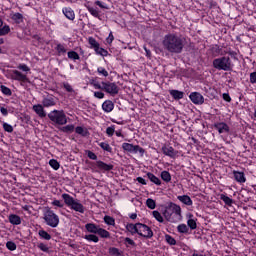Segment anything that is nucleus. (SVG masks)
I'll use <instances>...</instances> for the list:
<instances>
[{
  "label": "nucleus",
  "mask_w": 256,
  "mask_h": 256,
  "mask_svg": "<svg viewBox=\"0 0 256 256\" xmlns=\"http://www.w3.org/2000/svg\"><path fill=\"white\" fill-rule=\"evenodd\" d=\"M162 45L168 53L180 55L187 45V38L179 33H169L164 36Z\"/></svg>",
  "instance_id": "nucleus-1"
},
{
  "label": "nucleus",
  "mask_w": 256,
  "mask_h": 256,
  "mask_svg": "<svg viewBox=\"0 0 256 256\" xmlns=\"http://www.w3.org/2000/svg\"><path fill=\"white\" fill-rule=\"evenodd\" d=\"M62 199H63L64 205H66L72 211H75L76 213H80V214H85L86 207L83 206V204L78 198H74L67 193H63Z\"/></svg>",
  "instance_id": "nucleus-2"
},
{
  "label": "nucleus",
  "mask_w": 256,
  "mask_h": 256,
  "mask_svg": "<svg viewBox=\"0 0 256 256\" xmlns=\"http://www.w3.org/2000/svg\"><path fill=\"white\" fill-rule=\"evenodd\" d=\"M212 65L218 71H233V62L229 56L215 58Z\"/></svg>",
  "instance_id": "nucleus-3"
},
{
  "label": "nucleus",
  "mask_w": 256,
  "mask_h": 256,
  "mask_svg": "<svg viewBox=\"0 0 256 256\" xmlns=\"http://www.w3.org/2000/svg\"><path fill=\"white\" fill-rule=\"evenodd\" d=\"M43 219L48 227L56 228L59 225V216L49 207L44 209Z\"/></svg>",
  "instance_id": "nucleus-4"
},
{
  "label": "nucleus",
  "mask_w": 256,
  "mask_h": 256,
  "mask_svg": "<svg viewBox=\"0 0 256 256\" xmlns=\"http://www.w3.org/2000/svg\"><path fill=\"white\" fill-rule=\"evenodd\" d=\"M163 215L168 222L173 223L175 216L181 217V207L174 203H170L163 212Z\"/></svg>",
  "instance_id": "nucleus-5"
},
{
  "label": "nucleus",
  "mask_w": 256,
  "mask_h": 256,
  "mask_svg": "<svg viewBox=\"0 0 256 256\" xmlns=\"http://www.w3.org/2000/svg\"><path fill=\"white\" fill-rule=\"evenodd\" d=\"M48 118L56 125H66L67 123V115H65V111L63 110H53L48 114Z\"/></svg>",
  "instance_id": "nucleus-6"
},
{
  "label": "nucleus",
  "mask_w": 256,
  "mask_h": 256,
  "mask_svg": "<svg viewBox=\"0 0 256 256\" xmlns=\"http://www.w3.org/2000/svg\"><path fill=\"white\" fill-rule=\"evenodd\" d=\"M102 91L109 93L112 97H115L119 93V86L115 82H101Z\"/></svg>",
  "instance_id": "nucleus-7"
},
{
  "label": "nucleus",
  "mask_w": 256,
  "mask_h": 256,
  "mask_svg": "<svg viewBox=\"0 0 256 256\" xmlns=\"http://www.w3.org/2000/svg\"><path fill=\"white\" fill-rule=\"evenodd\" d=\"M122 149L124 151H127V153L137 154L140 153V155H144L145 149L141 148L139 145H133L130 143H123Z\"/></svg>",
  "instance_id": "nucleus-8"
},
{
  "label": "nucleus",
  "mask_w": 256,
  "mask_h": 256,
  "mask_svg": "<svg viewBox=\"0 0 256 256\" xmlns=\"http://www.w3.org/2000/svg\"><path fill=\"white\" fill-rule=\"evenodd\" d=\"M137 234L140 236V237H144L146 239H150L153 237V232L151 230V228L144 224V223H140L138 225V232Z\"/></svg>",
  "instance_id": "nucleus-9"
},
{
  "label": "nucleus",
  "mask_w": 256,
  "mask_h": 256,
  "mask_svg": "<svg viewBox=\"0 0 256 256\" xmlns=\"http://www.w3.org/2000/svg\"><path fill=\"white\" fill-rule=\"evenodd\" d=\"M42 105L43 107H55L57 105V99L51 94L44 95Z\"/></svg>",
  "instance_id": "nucleus-10"
},
{
  "label": "nucleus",
  "mask_w": 256,
  "mask_h": 256,
  "mask_svg": "<svg viewBox=\"0 0 256 256\" xmlns=\"http://www.w3.org/2000/svg\"><path fill=\"white\" fill-rule=\"evenodd\" d=\"M189 99L194 103V105H203V103H205V98L199 92H192L189 95Z\"/></svg>",
  "instance_id": "nucleus-11"
},
{
  "label": "nucleus",
  "mask_w": 256,
  "mask_h": 256,
  "mask_svg": "<svg viewBox=\"0 0 256 256\" xmlns=\"http://www.w3.org/2000/svg\"><path fill=\"white\" fill-rule=\"evenodd\" d=\"M161 150L166 157H170L171 159H175L179 154V151L175 150V148L171 146H163Z\"/></svg>",
  "instance_id": "nucleus-12"
},
{
  "label": "nucleus",
  "mask_w": 256,
  "mask_h": 256,
  "mask_svg": "<svg viewBox=\"0 0 256 256\" xmlns=\"http://www.w3.org/2000/svg\"><path fill=\"white\" fill-rule=\"evenodd\" d=\"M96 167L100 171H113L114 167L113 164H107L101 160L96 161Z\"/></svg>",
  "instance_id": "nucleus-13"
},
{
  "label": "nucleus",
  "mask_w": 256,
  "mask_h": 256,
  "mask_svg": "<svg viewBox=\"0 0 256 256\" xmlns=\"http://www.w3.org/2000/svg\"><path fill=\"white\" fill-rule=\"evenodd\" d=\"M12 79H14L15 81H23V83H27V81H29L27 75L21 73L18 70H13Z\"/></svg>",
  "instance_id": "nucleus-14"
},
{
  "label": "nucleus",
  "mask_w": 256,
  "mask_h": 256,
  "mask_svg": "<svg viewBox=\"0 0 256 256\" xmlns=\"http://www.w3.org/2000/svg\"><path fill=\"white\" fill-rule=\"evenodd\" d=\"M45 106L43 104H36L33 106V111L36 112V115L40 116L41 119H44V117H47V113L45 112Z\"/></svg>",
  "instance_id": "nucleus-15"
},
{
  "label": "nucleus",
  "mask_w": 256,
  "mask_h": 256,
  "mask_svg": "<svg viewBox=\"0 0 256 256\" xmlns=\"http://www.w3.org/2000/svg\"><path fill=\"white\" fill-rule=\"evenodd\" d=\"M102 109L105 111V113H111V111L115 109V104L111 100H106L102 104Z\"/></svg>",
  "instance_id": "nucleus-16"
},
{
  "label": "nucleus",
  "mask_w": 256,
  "mask_h": 256,
  "mask_svg": "<svg viewBox=\"0 0 256 256\" xmlns=\"http://www.w3.org/2000/svg\"><path fill=\"white\" fill-rule=\"evenodd\" d=\"M169 94L175 101H179L185 97V92L179 90H169Z\"/></svg>",
  "instance_id": "nucleus-17"
},
{
  "label": "nucleus",
  "mask_w": 256,
  "mask_h": 256,
  "mask_svg": "<svg viewBox=\"0 0 256 256\" xmlns=\"http://www.w3.org/2000/svg\"><path fill=\"white\" fill-rule=\"evenodd\" d=\"M214 127L219 133H229V126L225 122L217 123Z\"/></svg>",
  "instance_id": "nucleus-18"
},
{
  "label": "nucleus",
  "mask_w": 256,
  "mask_h": 256,
  "mask_svg": "<svg viewBox=\"0 0 256 256\" xmlns=\"http://www.w3.org/2000/svg\"><path fill=\"white\" fill-rule=\"evenodd\" d=\"M144 177H146L147 181H151V183H154V185H161V179H159V177L155 176L151 172H147L146 176Z\"/></svg>",
  "instance_id": "nucleus-19"
},
{
  "label": "nucleus",
  "mask_w": 256,
  "mask_h": 256,
  "mask_svg": "<svg viewBox=\"0 0 256 256\" xmlns=\"http://www.w3.org/2000/svg\"><path fill=\"white\" fill-rule=\"evenodd\" d=\"M9 222L13 226H19L22 223V220L19 215L16 214H10L9 215Z\"/></svg>",
  "instance_id": "nucleus-20"
},
{
  "label": "nucleus",
  "mask_w": 256,
  "mask_h": 256,
  "mask_svg": "<svg viewBox=\"0 0 256 256\" xmlns=\"http://www.w3.org/2000/svg\"><path fill=\"white\" fill-rule=\"evenodd\" d=\"M85 229L87 232L96 235L98 233L100 227L94 223H87V224H85Z\"/></svg>",
  "instance_id": "nucleus-21"
},
{
  "label": "nucleus",
  "mask_w": 256,
  "mask_h": 256,
  "mask_svg": "<svg viewBox=\"0 0 256 256\" xmlns=\"http://www.w3.org/2000/svg\"><path fill=\"white\" fill-rule=\"evenodd\" d=\"M139 225H140V222H138V223H136V224L128 223L127 226H126V229H127V231L130 232L132 235H135V234H137V232H138Z\"/></svg>",
  "instance_id": "nucleus-22"
},
{
  "label": "nucleus",
  "mask_w": 256,
  "mask_h": 256,
  "mask_svg": "<svg viewBox=\"0 0 256 256\" xmlns=\"http://www.w3.org/2000/svg\"><path fill=\"white\" fill-rule=\"evenodd\" d=\"M177 198L184 205H187V206L193 205V200L190 196L182 195V196H178Z\"/></svg>",
  "instance_id": "nucleus-23"
},
{
  "label": "nucleus",
  "mask_w": 256,
  "mask_h": 256,
  "mask_svg": "<svg viewBox=\"0 0 256 256\" xmlns=\"http://www.w3.org/2000/svg\"><path fill=\"white\" fill-rule=\"evenodd\" d=\"M234 179H236L238 183H245V181H247L245 173L239 171H234Z\"/></svg>",
  "instance_id": "nucleus-24"
},
{
  "label": "nucleus",
  "mask_w": 256,
  "mask_h": 256,
  "mask_svg": "<svg viewBox=\"0 0 256 256\" xmlns=\"http://www.w3.org/2000/svg\"><path fill=\"white\" fill-rule=\"evenodd\" d=\"M63 14L70 21H73L75 19V12L71 8H64L63 9Z\"/></svg>",
  "instance_id": "nucleus-25"
},
{
  "label": "nucleus",
  "mask_w": 256,
  "mask_h": 256,
  "mask_svg": "<svg viewBox=\"0 0 256 256\" xmlns=\"http://www.w3.org/2000/svg\"><path fill=\"white\" fill-rule=\"evenodd\" d=\"M220 195V199L224 202L225 205L231 207L234 204V200L230 197H228L225 194H219Z\"/></svg>",
  "instance_id": "nucleus-26"
},
{
  "label": "nucleus",
  "mask_w": 256,
  "mask_h": 256,
  "mask_svg": "<svg viewBox=\"0 0 256 256\" xmlns=\"http://www.w3.org/2000/svg\"><path fill=\"white\" fill-rule=\"evenodd\" d=\"M38 235L40 238H42L46 241H50L52 239L51 234L49 232H46V230H39Z\"/></svg>",
  "instance_id": "nucleus-27"
},
{
  "label": "nucleus",
  "mask_w": 256,
  "mask_h": 256,
  "mask_svg": "<svg viewBox=\"0 0 256 256\" xmlns=\"http://www.w3.org/2000/svg\"><path fill=\"white\" fill-rule=\"evenodd\" d=\"M84 239L88 242L99 243V237L95 234H87Z\"/></svg>",
  "instance_id": "nucleus-28"
},
{
  "label": "nucleus",
  "mask_w": 256,
  "mask_h": 256,
  "mask_svg": "<svg viewBox=\"0 0 256 256\" xmlns=\"http://www.w3.org/2000/svg\"><path fill=\"white\" fill-rule=\"evenodd\" d=\"M88 43L90 45V49H94V51L99 49L100 44L97 42V40H95V38L90 37L88 39Z\"/></svg>",
  "instance_id": "nucleus-29"
},
{
  "label": "nucleus",
  "mask_w": 256,
  "mask_h": 256,
  "mask_svg": "<svg viewBox=\"0 0 256 256\" xmlns=\"http://www.w3.org/2000/svg\"><path fill=\"white\" fill-rule=\"evenodd\" d=\"M108 253L110 256H122L123 252L119 250V248L116 247H110L108 249Z\"/></svg>",
  "instance_id": "nucleus-30"
},
{
  "label": "nucleus",
  "mask_w": 256,
  "mask_h": 256,
  "mask_svg": "<svg viewBox=\"0 0 256 256\" xmlns=\"http://www.w3.org/2000/svg\"><path fill=\"white\" fill-rule=\"evenodd\" d=\"M96 235H98L101 238H110L111 237V233L103 228L98 229V232Z\"/></svg>",
  "instance_id": "nucleus-31"
},
{
  "label": "nucleus",
  "mask_w": 256,
  "mask_h": 256,
  "mask_svg": "<svg viewBox=\"0 0 256 256\" xmlns=\"http://www.w3.org/2000/svg\"><path fill=\"white\" fill-rule=\"evenodd\" d=\"M177 231L180 234H188L189 228L186 224L182 223L177 226Z\"/></svg>",
  "instance_id": "nucleus-32"
},
{
  "label": "nucleus",
  "mask_w": 256,
  "mask_h": 256,
  "mask_svg": "<svg viewBox=\"0 0 256 256\" xmlns=\"http://www.w3.org/2000/svg\"><path fill=\"white\" fill-rule=\"evenodd\" d=\"M161 179L162 181H165V183H169V181H171V173H169V171H162L161 172Z\"/></svg>",
  "instance_id": "nucleus-33"
},
{
  "label": "nucleus",
  "mask_w": 256,
  "mask_h": 256,
  "mask_svg": "<svg viewBox=\"0 0 256 256\" xmlns=\"http://www.w3.org/2000/svg\"><path fill=\"white\" fill-rule=\"evenodd\" d=\"M12 20L15 21V23H17V24L23 23V14H21L19 12L13 14Z\"/></svg>",
  "instance_id": "nucleus-34"
},
{
  "label": "nucleus",
  "mask_w": 256,
  "mask_h": 256,
  "mask_svg": "<svg viewBox=\"0 0 256 256\" xmlns=\"http://www.w3.org/2000/svg\"><path fill=\"white\" fill-rule=\"evenodd\" d=\"M94 51L97 55H101V57H107V55H109V52L101 46H98V49Z\"/></svg>",
  "instance_id": "nucleus-35"
},
{
  "label": "nucleus",
  "mask_w": 256,
  "mask_h": 256,
  "mask_svg": "<svg viewBox=\"0 0 256 256\" xmlns=\"http://www.w3.org/2000/svg\"><path fill=\"white\" fill-rule=\"evenodd\" d=\"M10 32H11V28L9 27V25L6 24L0 28V37L8 35V33Z\"/></svg>",
  "instance_id": "nucleus-36"
},
{
  "label": "nucleus",
  "mask_w": 256,
  "mask_h": 256,
  "mask_svg": "<svg viewBox=\"0 0 256 256\" xmlns=\"http://www.w3.org/2000/svg\"><path fill=\"white\" fill-rule=\"evenodd\" d=\"M152 215L156 219L157 222H159V223H163L164 222V219H163L161 213L158 210H154L152 212Z\"/></svg>",
  "instance_id": "nucleus-37"
},
{
  "label": "nucleus",
  "mask_w": 256,
  "mask_h": 256,
  "mask_svg": "<svg viewBox=\"0 0 256 256\" xmlns=\"http://www.w3.org/2000/svg\"><path fill=\"white\" fill-rule=\"evenodd\" d=\"M146 206H148L149 209L154 210L156 209V201L152 198L146 199Z\"/></svg>",
  "instance_id": "nucleus-38"
},
{
  "label": "nucleus",
  "mask_w": 256,
  "mask_h": 256,
  "mask_svg": "<svg viewBox=\"0 0 256 256\" xmlns=\"http://www.w3.org/2000/svg\"><path fill=\"white\" fill-rule=\"evenodd\" d=\"M61 131H63V133H73V131H75V125L70 124V125L64 126L61 128Z\"/></svg>",
  "instance_id": "nucleus-39"
},
{
  "label": "nucleus",
  "mask_w": 256,
  "mask_h": 256,
  "mask_svg": "<svg viewBox=\"0 0 256 256\" xmlns=\"http://www.w3.org/2000/svg\"><path fill=\"white\" fill-rule=\"evenodd\" d=\"M0 89H1V92L3 93V95H7L8 97H11L13 95V92H11L9 87H7L5 85H1Z\"/></svg>",
  "instance_id": "nucleus-40"
},
{
  "label": "nucleus",
  "mask_w": 256,
  "mask_h": 256,
  "mask_svg": "<svg viewBox=\"0 0 256 256\" xmlns=\"http://www.w3.org/2000/svg\"><path fill=\"white\" fill-rule=\"evenodd\" d=\"M104 222L108 226H115V219L111 216L106 215L104 217Z\"/></svg>",
  "instance_id": "nucleus-41"
},
{
  "label": "nucleus",
  "mask_w": 256,
  "mask_h": 256,
  "mask_svg": "<svg viewBox=\"0 0 256 256\" xmlns=\"http://www.w3.org/2000/svg\"><path fill=\"white\" fill-rule=\"evenodd\" d=\"M99 146L101 147V149H103V151H107L108 153H111L113 151V148H111L109 143L102 142L99 144Z\"/></svg>",
  "instance_id": "nucleus-42"
},
{
  "label": "nucleus",
  "mask_w": 256,
  "mask_h": 256,
  "mask_svg": "<svg viewBox=\"0 0 256 256\" xmlns=\"http://www.w3.org/2000/svg\"><path fill=\"white\" fill-rule=\"evenodd\" d=\"M165 240H166L167 244L170 245V246H175L176 245V240L169 234L165 235Z\"/></svg>",
  "instance_id": "nucleus-43"
},
{
  "label": "nucleus",
  "mask_w": 256,
  "mask_h": 256,
  "mask_svg": "<svg viewBox=\"0 0 256 256\" xmlns=\"http://www.w3.org/2000/svg\"><path fill=\"white\" fill-rule=\"evenodd\" d=\"M75 131L78 135H82V137H87V130H85V128L78 126L75 128Z\"/></svg>",
  "instance_id": "nucleus-44"
},
{
  "label": "nucleus",
  "mask_w": 256,
  "mask_h": 256,
  "mask_svg": "<svg viewBox=\"0 0 256 256\" xmlns=\"http://www.w3.org/2000/svg\"><path fill=\"white\" fill-rule=\"evenodd\" d=\"M187 227L190 228L191 230L197 229V222L194 219H189L187 220Z\"/></svg>",
  "instance_id": "nucleus-45"
},
{
  "label": "nucleus",
  "mask_w": 256,
  "mask_h": 256,
  "mask_svg": "<svg viewBox=\"0 0 256 256\" xmlns=\"http://www.w3.org/2000/svg\"><path fill=\"white\" fill-rule=\"evenodd\" d=\"M49 165L50 167H52V169H54L55 171H57L59 169V167H61V165L59 164V162L55 159H51L49 161Z\"/></svg>",
  "instance_id": "nucleus-46"
},
{
  "label": "nucleus",
  "mask_w": 256,
  "mask_h": 256,
  "mask_svg": "<svg viewBox=\"0 0 256 256\" xmlns=\"http://www.w3.org/2000/svg\"><path fill=\"white\" fill-rule=\"evenodd\" d=\"M68 59H73V61H77L80 59L79 54L75 51L68 52Z\"/></svg>",
  "instance_id": "nucleus-47"
},
{
  "label": "nucleus",
  "mask_w": 256,
  "mask_h": 256,
  "mask_svg": "<svg viewBox=\"0 0 256 256\" xmlns=\"http://www.w3.org/2000/svg\"><path fill=\"white\" fill-rule=\"evenodd\" d=\"M124 244L126 245V248L136 247V242H134L131 238L126 237Z\"/></svg>",
  "instance_id": "nucleus-48"
},
{
  "label": "nucleus",
  "mask_w": 256,
  "mask_h": 256,
  "mask_svg": "<svg viewBox=\"0 0 256 256\" xmlns=\"http://www.w3.org/2000/svg\"><path fill=\"white\" fill-rule=\"evenodd\" d=\"M6 247L10 251H15L17 249V244L13 241H9L6 243Z\"/></svg>",
  "instance_id": "nucleus-49"
},
{
  "label": "nucleus",
  "mask_w": 256,
  "mask_h": 256,
  "mask_svg": "<svg viewBox=\"0 0 256 256\" xmlns=\"http://www.w3.org/2000/svg\"><path fill=\"white\" fill-rule=\"evenodd\" d=\"M37 248L42 250L43 252L47 253L49 252V246H47L45 243L43 242H40L38 245H37Z\"/></svg>",
  "instance_id": "nucleus-50"
},
{
  "label": "nucleus",
  "mask_w": 256,
  "mask_h": 256,
  "mask_svg": "<svg viewBox=\"0 0 256 256\" xmlns=\"http://www.w3.org/2000/svg\"><path fill=\"white\" fill-rule=\"evenodd\" d=\"M3 129H4V131H6V133H13V126H11L7 122L3 123Z\"/></svg>",
  "instance_id": "nucleus-51"
},
{
  "label": "nucleus",
  "mask_w": 256,
  "mask_h": 256,
  "mask_svg": "<svg viewBox=\"0 0 256 256\" xmlns=\"http://www.w3.org/2000/svg\"><path fill=\"white\" fill-rule=\"evenodd\" d=\"M89 13L93 16V17H99V11H97V9L91 7V6H88L87 7Z\"/></svg>",
  "instance_id": "nucleus-52"
},
{
  "label": "nucleus",
  "mask_w": 256,
  "mask_h": 256,
  "mask_svg": "<svg viewBox=\"0 0 256 256\" xmlns=\"http://www.w3.org/2000/svg\"><path fill=\"white\" fill-rule=\"evenodd\" d=\"M106 134L108 137H113L115 135V126H110L106 129Z\"/></svg>",
  "instance_id": "nucleus-53"
},
{
  "label": "nucleus",
  "mask_w": 256,
  "mask_h": 256,
  "mask_svg": "<svg viewBox=\"0 0 256 256\" xmlns=\"http://www.w3.org/2000/svg\"><path fill=\"white\" fill-rule=\"evenodd\" d=\"M87 157H89L90 159H92V161H97V154L94 153L93 151H86Z\"/></svg>",
  "instance_id": "nucleus-54"
},
{
  "label": "nucleus",
  "mask_w": 256,
  "mask_h": 256,
  "mask_svg": "<svg viewBox=\"0 0 256 256\" xmlns=\"http://www.w3.org/2000/svg\"><path fill=\"white\" fill-rule=\"evenodd\" d=\"M99 75H103V77H109V72H107V70H105V68L103 67H99L97 69Z\"/></svg>",
  "instance_id": "nucleus-55"
},
{
  "label": "nucleus",
  "mask_w": 256,
  "mask_h": 256,
  "mask_svg": "<svg viewBox=\"0 0 256 256\" xmlns=\"http://www.w3.org/2000/svg\"><path fill=\"white\" fill-rule=\"evenodd\" d=\"M56 51L58 53H67V49H65V46H63L62 44H58L56 46Z\"/></svg>",
  "instance_id": "nucleus-56"
},
{
  "label": "nucleus",
  "mask_w": 256,
  "mask_h": 256,
  "mask_svg": "<svg viewBox=\"0 0 256 256\" xmlns=\"http://www.w3.org/2000/svg\"><path fill=\"white\" fill-rule=\"evenodd\" d=\"M90 85H93V87H95V89H100L102 91L103 86L101 84H99V82H96L95 80H90Z\"/></svg>",
  "instance_id": "nucleus-57"
},
{
  "label": "nucleus",
  "mask_w": 256,
  "mask_h": 256,
  "mask_svg": "<svg viewBox=\"0 0 256 256\" xmlns=\"http://www.w3.org/2000/svg\"><path fill=\"white\" fill-rule=\"evenodd\" d=\"M52 205L57 206V207H59V208H63V207H64L63 201L57 200V199H55L54 201H52Z\"/></svg>",
  "instance_id": "nucleus-58"
},
{
  "label": "nucleus",
  "mask_w": 256,
  "mask_h": 256,
  "mask_svg": "<svg viewBox=\"0 0 256 256\" xmlns=\"http://www.w3.org/2000/svg\"><path fill=\"white\" fill-rule=\"evenodd\" d=\"M18 69H20V71H25V72L31 71V68L29 66H27L26 64H20L18 66Z\"/></svg>",
  "instance_id": "nucleus-59"
},
{
  "label": "nucleus",
  "mask_w": 256,
  "mask_h": 256,
  "mask_svg": "<svg viewBox=\"0 0 256 256\" xmlns=\"http://www.w3.org/2000/svg\"><path fill=\"white\" fill-rule=\"evenodd\" d=\"M63 87H64V89H66V91L68 92V93H73V87H71V85L69 84V83H66V82H64L63 83Z\"/></svg>",
  "instance_id": "nucleus-60"
},
{
  "label": "nucleus",
  "mask_w": 256,
  "mask_h": 256,
  "mask_svg": "<svg viewBox=\"0 0 256 256\" xmlns=\"http://www.w3.org/2000/svg\"><path fill=\"white\" fill-rule=\"evenodd\" d=\"M136 181H138V183H140L141 185H147L148 180H147V177L144 176V178L143 177H137Z\"/></svg>",
  "instance_id": "nucleus-61"
},
{
  "label": "nucleus",
  "mask_w": 256,
  "mask_h": 256,
  "mask_svg": "<svg viewBox=\"0 0 256 256\" xmlns=\"http://www.w3.org/2000/svg\"><path fill=\"white\" fill-rule=\"evenodd\" d=\"M115 39V37L113 36V32L109 33V36L106 38V43H108L109 45H111V43H113V40Z\"/></svg>",
  "instance_id": "nucleus-62"
},
{
  "label": "nucleus",
  "mask_w": 256,
  "mask_h": 256,
  "mask_svg": "<svg viewBox=\"0 0 256 256\" xmlns=\"http://www.w3.org/2000/svg\"><path fill=\"white\" fill-rule=\"evenodd\" d=\"M94 97H96V99H103L105 97V93H103V92H94Z\"/></svg>",
  "instance_id": "nucleus-63"
},
{
  "label": "nucleus",
  "mask_w": 256,
  "mask_h": 256,
  "mask_svg": "<svg viewBox=\"0 0 256 256\" xmlns=\"http://www.w3.org/2000/svg\"><path fill=\"white\" fill-rule=\"evenodd\" d=\"M250 83L252 84L256 83V72L250 73Z\"/></svg>",
  "instance_id": "nucleus-64"
}]
</instances>
